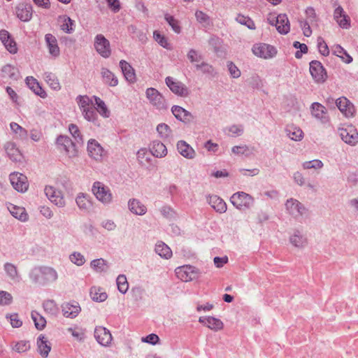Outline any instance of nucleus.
Returning a JSON list of instances; mask_svg holds the SVG:
<instances>
[{"label":"nucleus","mask_w":358,"mask_h":358,"mask_svg":"<svg viewBox=\"0 0 358 358\" xmlns=\"http://www.w3.org/2000/svg\"><path fill=\"white\" fill-rule=\"evenodd\" d=\"M333 51L334 54L341 58L344 62L349 64L352 61L351 56L341 45H335Z\"/></svg>","instance_id":"44"},{"label":"nucleus","mask_w":358,"mask_h":358,"mask_svg":"<svg viewBox=\"0 0 358 358\" xmlns=\"http://www.w3.org/2000/svg\"><path fill=\"white\" fill-rule=\"evenodd\" d=\"M230 200L231 203L241 210L250 208L254 203L253 197L243 192L234 193Z\"/></svg>","instance_id":"6"},{"label":"nucleus","mask_w":358,"mask_h":358,"mask_svg":"<svg viewBox=\"0 0 358 358\" xmlns=\"http://www.w3.org/2000/svg\"><path fill=\"white\" fill-rule=\"evenodd\" d=\"M334 17L341 27L343 29H348L350 27V19L341 6H338L334 10Z\"/></svg>","instance_id":"21"},{"label":"nucleus","mask_w":358,"mask_h":358,"mask_svg":"<svg viewBox=\"0 0 358 358\" xmlns=\"http://www.w3.org/2000/svg\"><path fill=\"white\" fill-rule=\"evenodd\" d=\"M92 191L98 201L103 204H109L112 199L110 188L101 182H94Z\"/></svg>","instance_id":"7"},{"label":"nucleus","mask_w":358,"mask_h":358,"mask_svg":"<svg viewBox=\"0 0 358 358\" xmlns=\"http://www.w3.org/2000/svg\"><path fill=\"white\" fill-rule=\"evenodd\" d=\"M57 143L61 147L60 149L64 150L69 157L72 158L77 155L75 145L69 137L59 136L57 139Z\"/></svg>","instance_id":"16"},{"label":"nucleus","mask_w":358,"mask_h":358,"mask_svg":"<svg viewBox=\"0 0 358 358\" xmlns=\"http://www.w3.org/2000/svg\"><path fill=\"white\" fill-rule=\"evenodd\" d=\"M177 150L182 156L187 159H193L196 156L194 150L185 141L178 142Z\"/></svg>","instance_id":"26"},{"label":"nucleus","mask_w":358,"mask_h":358,"mask_svg":"<svg viewBox=\"0 0 358 358\" xmlns=\"http://www.w3.org/2000/svg\"><path fill=\"white\" fill-rule=\"evenodd\" d=\"M120 65L125 79L131 83H135L136 76L133 67L124 60L120 62Z\"/></svg>","instance_id":"27"},{"label":"nucleus","mask_w":358,"mask_h":358,"mask_svg":"<svg viewBox=\"0 0 358 358\" xmlns=\"http://www.w3.org/2000/svg\"><path fill=\"white\" fill-rule=\"evenodd\" d=\"M286 132L287 136L293 141H301L303 138V131L293 124L287 126Z\"/></svg>","instance_id":"36"},{"label":"nucleus","mask_w":358,"mask_h":358,"mask_svg":"<svg viewBox=\"0 0 358 358\" xmlns=\"http://www.w3.org/2000/svg\"><path fill=\"white\" fill-rule=\"evenodd\" d=\"M171 111L173 115L180 121L184 122H189L192 120V114L180 106H173Z\"/></svg>","instance_id":"29"},{"label":"nucleus","mask_w":358,"mask_h":358,"mask_svg":"<svg viewBox=\"0 0 358 358\" xmlns=\"http://www.w3.org/2000/svg\"><path fill=\"white\" fill-rule=\"evenodd\" d=\"M159 341V336L155 334H150L145 337L141 338V341L143 343H148L152 345L157 344Z\"/></svg>","instance_id":"63"},{"label":"nucleus","mask_w":358,"mask_h":358,"mask_svg":"<svg viewBox=\"0 0 358 358\" xmlns=\"http://www.w3.org/2000/svg\"><path fill=\"white\" fill-rule=\"evenodd\" d=\"M29 277L32 282L44 286L56 282L59 275L52 267L38 266L34 268L30 271Z\"/></svg>","instance_id":"1"},{"label":"nucleus","mask_w":358,"mask_h":358,"mask_svg":"<svg viewBox=\"0 0 358 358\" xmlns=\"http://www.w3.org/2000/svg\"><path fill=\"white\" fill-rule=\"evenodd\" d=\"M11 131L16 135V137L24 140L27 137V131L16 122L10 124Z\"/></svg>","instance_id":"45"},{"label":"nucleus","mask_w":358,"mask_h":358,"mask_svg":"<svg viewBox=\"0 0 358 358\" xmlns=\"http://www.w3.org/2000/svg\"><path fill=\"white\" fill-rule=\"evenodd\" d=\"M145 94L150 104H152L157 109H166V103L165 99L164 98L162 94L155 88H148L146 90Z\"/></svg>","instance_id":"8"},{"label":"nucleus","mask_w":358,"mask_h":358,"mask_svg":"<svg viewBox=\"0 0 358 358\" xmlns=\"http://www.w3.org/2000/svg\"><path fill=\"white\" fill-rule=\"evenodd\" d=\"M76 203L81 211L88 212L92 207V201L90 195L80 192L76 197Z\"/></svg>","instance_id":"20"},{"label":"nucleus","mask_w":358,"mask_h":358,"mask_svg":"<svg viewBox=\"0 0 358 358\" xmlns=\"http://www.w3.org/2000/svg\"><path fill=\"white\" fill-rule=\"evenodd\" d=\"M339 134L342 140L348 144L355 145L358 143V132L352 125H347L341 128Z\"/></svg>","instance_id":"11"},{"label":"nucleus","mask_w":358,"mask_h":358,"mask_svg":"<svg viewBox=\"0 0 358 358\" xmlns=\"http://www.w3.org/2000/svg\"><path fill=\"white\" fill-rule=\"evenodd\" d=\"M290 242L294 246L298 248L304 247L307 243L306 238H304L303 236L300 235L299 233L295 234L291 236Z\"/></svg>","instance_id":"54"},{"label":"nucleus","mask_w":358,"mask_h":358,"mask_svg":"<svg viewBox=\"0 0 358 358\" xmlns=\"http://www.w3.org/2000/svg\"><path fill=\"white\" fill-rule=\"evenodd\" d=\"M229 71L231 76L234 78H238L241 76V71L238 67L232 62H229L227 64Z\"/></svg>","instance_id":"64"},{"label":"nucleus","mask_w":358,"mask_h":358,"mask_svg":"<svg viewBox=\"0 0 358 358\" xmlns=\"http://www.w3.org/2000/svg\"><path fill=\"white\" fill-rule=\"evenodd\" d=\"M61 29L66 33H71L73 31V21L67 16L60 17Z\"/></svg>","instance_id":"49"},{"label":"nucleus","mask_w":358,"mask_h":358,"mask_svg":"<svg viewBox=\"0 0 358 358\" xmlns=\"http://www.w3.org/2000/svg\"><path fill=\"white\" fill-rule=\"evenodd\" d=\"M90 296L93 301L98 302L104 301L108 297L103 288L96 286L90 289Z\"/></svg>","instance_id":"38"},{"label":"nucleus","mask_w":358,"mask_h":358,"mask_svg":"<svg viewBox=\"0 0 358 358\" xmlns=\"http://www.w3.org/2000/svg\"><path fill=\"white\" fill-rule=\"evenodd\" d=\"M26 83L28 85V87L34 91V92L40 96L41 97H45V92L42 89V87L39 85L37 80L34 78L33 77H27L26 79Z\"/></svg>","instance_id":"40"},{"label":"nucleus","mask_w":358,"mask_h":358,"mask_svg":"<svg viewBox=\"0 0 358 358\" xmlns=\"http://www.w3.org/2000/svg\"><path fill=\"white\" fill-rule=\"evenodd\" d=\"M157 131L162 138H166L171 135V129L169 126L164 123H161L157 125Z\"/></svg>","instance_id":"55"},{"label":"nucleus","mask_w":358,"mask_h":358,"mask_svg":"<svg viewBox=\"0 0 358 358\" xmlns=\"http://www.w3.org/2000/svg\"><path fill=\"white\" fill-rule=\"evenodd\" d=\"M44 310L52 315H55L58 312V307L54 300H46L43 303Z\"/></svg>","instance_id":"47"},{"label":"nucleus","mask_w":358,"mask_h":358,"mask_svg":"<svg viewBox=\"0 0 358 358\" xmlns=\"http://www.w3.org/2000/svg\"><path fill=\"white\" fill-rule=\"evenodd\" d=\"M175 272L177 278L185 282L197 279L200 275L199 270L191 265L178 266Z\"/></svg>","instance_id":"5"},{"label":"nucleus","mask_w":358,"mask_h":358,"mask_svg":"<svg viewBox=\"0 0 358 358\" xmlns=\"http://www.w3.org/2000/svg\"><path fill=\"white\" fill-rule=\"evenodd\" d=\"M4 150L9 159L15 163H20L23 160V155L13 142L8 141L4 145Z\"/></svg>","instance_id":"17"},{"label":"nucleus","mask_w":358,"mask_h":358,"mask_svg":"<svg viewBox=\"0 0 358 358\" xmlns=\"http://www.w3.org/2000/svg\"><path fill=\"white\" fill-rule=\"evenodd\" d=\"M12 349L17 353L25 352L30 349V344L29 341H20L14 343Z\"/></svg>","instance_id":"48"},{"label":"nucleus","mask_w":358,"mask_h":358,"mask_svg":"<svg viewBox=\"0 0 358 358\" xmlns=\"http://www.w3.org/2000/svg\"><path fill=\"white\" fill-rule=\"evenodd\" d=\"M165 19L176 33L180 32V27L178 20L174 19L173 16L168 15L165 16Z\"/></svg>","instance_id":"62"},{"label":"nucleus","mask_w":358,"mask_h":358,"mask_svg":"<svg viewBox=\"0 0 358 358\" xmlns=\"http://www.w3.org/2000/svg\"><path fill=\"white\" fill-rule=\"evenodd\" d=\"M252 53L262 59H270L275 57L278 50L273 45L264 43H258L253 45L252 48Z\"/></svg>","instance_id":"4"},{"label":"nucleus","mask_w":358,"mask_h":358,"mask_svg":"<svg viewBox=\"0 0 358 358\" xmlns=\"http://www.w3.org/2000/svg\"><path fill=\"white\" fill-rule=\"evenodd\" d=\"M8 210L12 215L19 220L23 222L27 220L28 215L27 214L24 208L10 205L8 207Z\"/></svg>","instance_id":"39"},{"label":"nucleus","mask_w":358,"mask_h":358,"mask_svg":"<svg viewBox=\"0 0 358 358\" xmlns=\"http://www.w3.org/2000/svg\"><path fill=\"white\" fill-rule=\"evenodd\" d=\"M155 250L162 258L166 259H170L173 255L171 248L162 241L156 243Z\"/></svg>","instance_id":"34"},{"label":"nucleus","mask_w":358,"mask_h":358,"mask_svg":"<svg viewBox=\"0 0 358 358\" xmlns=\"http://www.w3.org/2000/svg\"><path fill=\"white\" fill-rule=\"evenodd\" d=\"M37 345L39 354L43 357H47L51 350V346L49 341H48L47 338L45 336L41 335L38 338Z\"/></svg>","instance_id":"30"},{"label":"nucleus","mask_w":358,"mask_h":358,"mask_svg":"<svg viewBox=\"0 0 358 358\" xmlns=\"http://www.w3.org/2000/svg\"><path fill=\"white\" fill-rule=\"evenodd\" d=\"M254 149L246 145H237L232 148L231 151L236 155H249L252 153Z\"/></svg>","instance_id":"53"},{"label":"nucleus","mask_w":358,"mask_h":358,"mask_svg":"<svg viewBox=\"0 0 358 358\" xmlns=\"http://www.w3.org/2000/svg\"><path fill=\"white\" fill-rule=\"evenodd\" d=\"M62 313L66 317L74 318L81 310L78 303H65L62 306Z\"/></svg>","instance_id":"24"},{"label":"nucleus","mask_w":358,"mask_h":358,"mask_svg":"<svg viewBox=\"0 0 358 358\" xmlns=\"http://www.w3.org/2000/svg\"><path fill=\"white\" fill-rule=\"evenodd\" d=\"M94 48L97 52L103 57L107 58L110 55V42L101 34H98L96 36Z\"/></svg>","instance_id":"15"},{"label":"nucleus","mask_w":358,"mask_h":358,"mask_svg":"<svg viewBox=\"0 0 358 358\" xmlns=\"http://www.w3.org/2000/svg\"><path fill=\"white\" fill-rule=\"evenodd\" d=\"M79 108L84 118L89 122L96 120L97 115L94 106L92 97L90 98L87 95H78L76 99Z\"/></svg>","instance_id":"2"},{"label":"nucleus","mask_w":358,"mask_h":358,"mask_svg":"<svg viewBox=\"0 0 358 358\" xmlns=\"http://www.w3.org/2000/svg\"><path fill=\"white\" fill-rule=\"evenodd\" d=\"M69 259L73 264L78 266H83L85 262V257L78 252H74L70 255Z\"/></svg>","instance_id":"57"},{"label":"nucleus","mask_w":358,"mask_h":358,"mask_svg":"<svg viewBox=\"0 0 358 358\" xmlns=\"http://www.w3.org/2000/svg\"><path fill=\"white\" fill-rule=\"evenodd\" d=\"M208 203L217 212L224 213L227 210V204L220 197L213 195L210 196Z\"/></svg>","instance_id":"32"},{"label":"nucleus","mask_w":358,"mask_h":358,"mask_svg":"<svg viewBox=\"0 0 358 358\" xmlns=\"http://www.w3.org/2000/svg\"><path fill=\"white\" fill-rule=\"evenodd\" d=\"M151 153L156 157H164L167 155L165 145L159 141H154L150 147Z\"/></svg>","instance_id":"35"},{"label":"nucleus","mask_w":358,"mask_h":358,"mask_svg":"<svg viewBox=\"0 0 358 358\" xmlns=\"http://www.w3.org/2000/svg\"><path fill=\"white\" fill-rule=\"evenodd\" d=\"M116 282L118 290L121 293L125 294L129 289V283L126 276L124 275H119L117 278Z\"/></svg>","instance_id":"50"},{"label":"nucleus","mask_w":358,"mask_h":358,"mask_svg":"<svg viewBox=\"0 0 358 358\" xmlns=\"http://www.w3.org/2000/svg\"><path fill=\"white\" fill-rule=\"evenodd\" d=\"M92 98L94 99L95 103L96 105V108H95V111L96 110L103 117H109L110 110L108 109L104 101L96 96H93Z\"/></svg>","instance_id":"42"},{"label":"nucleus","mask_w":358,"mask_h":358,"mask_svg":"<svg viewBox=\"0 0 358 358\" xmlns=\"http://www.w3.org/2000/svg\"><path fill=\"white\" fill-rule=\"evenodd\" d=\"M267 21L270 24L274 25L281 34H286L290 30L289 21L285 14L276 15L275 13H271L267 16Z\"/></svg>","instance_id":"3"},{"label":"nucleus","mask_w":358,"mask_h":358,"mask_svg":"<svg viewBox=\"0 0 358 358\" xmlns=\"http://www.w3.org/2000/svg\"><path fill=\"white\" fill-rule=\"evenodd\" d=\"M91 267L97 273H103L109 270L110 266L103 259H97L91 262Z\"/></svg>","instance_id":"41"},{"label":"nucleus","mask_w":358,"mask_h":358,"mask_svg":"<svg viewBox=\"0 0 358 358\" xmlns=\"http://www.w3.org/2000/svg\"><path fill=\"white\" fill-rule=\"evenodd\" d=\"M44 191L48 199L55 206L59 208H64L66 206L64 194L61 190L52 186H46Z\"/></svg>","instance_id":"9"},{"label":"nucleus","mask_w":358,"mask_h":358,"mask_svg":"<svg viewBox=\"0 0 358 358\" xmlns=\"http://www.w3.org/2000/svg\"><path fill=\"white\" fill-rule=\"evenodd\" d=\"M311 114L315 118L322 120V122L328 121V116L327 115V109L322 104L315 102L311 106Z\"/></svg>","instance_id":"25"},{"label":"nucleus","mask_w":358,"mask_h":358,"mask_svg":"<svg viewBox=\"0 0 358 358\" xmlns=\"http://www.w3.org/2000/svg\"><path fill=\"white\" fill-rule=\"evenodd\" d=\"M3 270L10 280L14 282H19L20 281V275L17 267L13 264L9 262L4 264Z\"/></svg>","instance_id":"31"},{"label":"nucleus","mask_w":358,"mask_h":358,"mask_svg":"<svg viewBox=\"0 0 358 358\" xmlns=\"http://www.w3.org/2000/svg\"><path fill=\"white\" fill-rule=\"evenodd\" d=\"M94 337L102 346H109L112 341V334L110 330L103 327H97L94 330Z\"/></svg>","instance_id":"18"},{"label":"nucleus","mask_w":358,"mask_h":358,"mask_svg":"<svg viewBox=\"0 0 358 358\" xmlns=\"http://www.w3.org/2000/svg\"><path fill=\"white\" fill-rule=\"evenodd\" d=\"M305 14L306 21L310 23L312 25L317 23L318 17L315 9L313 7H308L305 10Z\"/></svg>","instance_id":"52"},{"label":"nucleus","mask_w":358,"mask_h":358,"mask_svg":"<svg viewBox=\"0 0 358 358\" xmlns=\"http://www.w3.org/2000/svg\"><path fill=\"white\" fill-rule=\"evenodd\" d=\"M322 166H323V163L319 159H314L312 161L305 162L303 164V167L305 169H313L317 170V169H320L322 168Z\"/></svg>","instance_id":"60"},{"label":"nucleus","mask_w":358,"mask_h":358,"mask_svg":"<svg viewBox=\"0 0 358 358\" xmlns=\"http://www.w3.org/2000/svg\"><path fill=\"white\" fill-rule=\"evenodd\" d=\"M10 181L13 188L17 192H24L28 189V182L27 177L18 172H14L10 174Z\"/></svg>","instance_id":"13"},{"label":"nucleus","mask_w":358,"mask_h":358,"mask_svg":"<svg viewBox=\"0 0 358 358\" xmlns=\"http://www.w3.org/2000/svg\"><path fill=\"white\" fill-rule=\"evenodd\" d=\"M287 210L289 213L293 215H302L303 208L301 206V203L296 199H288L285 203Z\"/></svg>","instance_id":"37"},{"label":"nucleus","mask_w":358,"mask_h":358,"mask_svg":"<svg viewBox=\"0 0 358 358\" xmlns=\"http://www.w3.org/2000/svg\"><path fill=\"white\" fill-rule=\"evenodd\" d=\"M16 15L23 22H28L32 17V6L28 3H20L16 7Z\"/></svg>","instance_id":"23"},{"label":"nucleus","mask_w":358,"mask_h":358,"mask_svg":"<svg viewBox=\"0 0 358 358\" xmlns=\"http://www.w3.org/2000/svg\"><path fill=\"white\" fill-rule=\"evenodd\" d=\"M199 322L214 331H219L224 329L222 321L212 316L200 317Z\"/></svg>","instance_id":"19"},{"label":"nucleus","mask_w":358,"mask_h":358,"mask_svg":"<svg viewBox=\"0 0 358 358\" xmlns=\"http://www.w3.org/2000/svg\"><path fill=\"white\" fill-rule=\"evenodd\" d=\"M45 41L48 48L49 53L55 57H58L60 51L56 38L51 34H47L45 36Z\"/></svg>","instance_id":"28"},{"label":"nucleus","mask_w":358,"mask_h":358,"mask_svg":"<svg viewBox=\"0 0 358 358\" xmlns=\"http://www.w3.org/2000/svg\"><path fill=\"white\" fill-rule=\"evenodd\" d=\"M336 104L341 113L346 117H352L355 114V108L352 103L346 97L342 96L336 101Z\"/></svg>","instance_id":"14"},{"label":"nucleus","mask_w":358,"mask_h":358,"mask_svg":"<svg viewBox=\"0 0 358 358\" xmlns=\"http://www.w3.org/2000/svg\"><path fill=\"white\" fill-rule=\"evenodd\" d=\"M165 82L170 90L175 94L182 97H186L189 94L188 88L180 81L169 76L166 78Z\"/></svg>","instance_id":"10"},{"label":"nucleus","mask_w":358,"mask_h":358,"mask_svg":"<svg viewBox=\"0 0 358 358\" xmlns=\"http://www.w3.org/2000/svg\"><path fill=\"white\" fill-rule=\"evenodd\" d=\"M69 132L71 133V134L74 138L75 141L77 143L81 144L83 143V136H82L80 131L76 124H69Z\"/></svg>","instance_id":"51"},{"label":"nucleus","mask_w":358,"mask_h":358,"mask_svg":"<svg viewBox=\"0 0 358 358\" xmlns=\"http://www.w3.org/2000/svg\"><path fill=\"white\" fill-rule=\"evenodd\" d=\"M87 152L90 157L96 161L101 160L103 155L102 147L95 140L88 141Z\"/></svg>","instance_id":"22"},{"label":"nucleus","mask_w":358,"mask_h":358,"mask_svg":"<svg viewBox=\"0 0 358 358\" xmlns=\"http://www.w3.org/2000/svg\"><path fill=\"white\" fill-rule=\"evenodd\" d=\"M31 316L37 329L42 330L45 328L46 320L41 315H40L37 311L33 310Z\"/></svg>","instance_id":"46"},{"label":"nucleus","mask_w":358,"mask_h":358,"mask_svg":"<svg viewBox=\"0 0 358 358\" xmlns=\"http://www.w3.org/2000/svg\"><path fill=\"white\" fill-rule=\"evenodd\" d=\"M44 80L46 83L54 90H60V84L57 76L54 73L50 72L45 73Z\"/></svg>","instance_id":"43"},{"label":"nucleus","mask_w":358,"mask_h":358,"mask_svg":"<svg viewBox=\"0 0 358 358\" xmlns=\"http://www.w3.org/2000/svg\"><path fill=\"white\" fill-rule=\"evenodd\" d=\"M129 208L136 215H143L146 213L147 208L139 200L133 199L128 203Z\"/></svg>","instance_id":"33"},{"label":"nucleus","mask_w":358,"mask_h":358,"mask_svg":"<svg viewBox=\"0 0 358 358\" xmlns=\"http://www.w3.org/2000/svg\"><path fill=\"white\" fill-rule=\"evenodd\" d=\"M67 331L78 341H83L85 338V330L78 327L68 328Z\"/></svg>","instance_id":"59"},{"label":"nucleus","mask_w":358,"mask_h":358,"mask_svg":"<svg viewBox=\"0 0 358 358\" xmlns=\"http://www.w3.org/2000/svg\"><path fill=\"white\" fill-rule=\"evenodd\" d=\"M13 296L6 291L0 289V306H5L11 304Z\"/></svg>","instance_id":"58"},{"label":"nucleus","mask_w":358,"mask_h":358,"mask_svg":"<svg viewBox=\"0 0 358 358\" xmlns=\"http://www.w3.org/2000/svg\"><path fill=\"white\" fill-rule=\"evenodd\" d=\"M317 47L319 52L324 56H327L329 54V50L328 45L324 42L322 38L319 37L317 38Z\"/></svg>","instance_id":"61"},{"label":"nucleus","mask_w":358,"mask_h":358,"mask_svg":"<svg viewBox=\"0 0 358 358\" xmlns=\"http://www.w3.org/2000/svg\"><path fill=\"white\" fill-rule=\"evenodd\" d=\"M153 37L155 40L163 48H166L168 50L171 49V46L169 43L168 42L167 38L162 35L159 31H155L153 33Z\"/></svg>","instance_id":"56"},{"label":"nucleus","mask_w":358,"mask_h":358,"mask_svg":"<svg viewBox=\"0 0 358 358\" xmlns=\"http://www.w3.org/2000/svg\"><path fill=\"white\" fill-rule=\"evenodd\" d=\"M310 73L313 80L318 83H324L327 78L325 69L318 61H312L310 63Z\"/></svg>","instance_id":"12"}]
</instances>
